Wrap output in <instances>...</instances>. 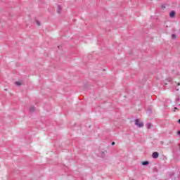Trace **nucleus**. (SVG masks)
I'll use <instances>...</instances> for the list:
<instances>
[{
    "mask_svg": "<svg viewBox=\"0 0 180 180\" xmlns=\"http://www.w3.org/2000/svg\"><path fill=\"white\" fill-rule=\"evenodd\" d=\"M101 154L102 158H105V157H106V150H105V151H101Z\"/></svg>",
    "mask_w": 180,
    "mask_h": 180,
    "instance_id": "423d86ee",
    "label": "nucleus"
},
{
    "mask_svg": "<svg viewBox=\"0 0 180 180\" xmlns=\"http://www.w3.org/2000/svg\"><path fill=\"white\" fill-rule=\"evenodd\" d=\"M135 124L138 126V127H143L144 126V124L141 122L139 119L135 120Z\"/></svg>",
    "mask_w": 180,
    "mask_h": 180,
    "instance_id": "f257e3e1",
    "label": "nucleus"
},
{
    "mask_svg": "<svg viewBox=\"0 0 180 180\" xmlns=\"http://www.w3.org/2000/svg\"><path fill=\"white\" fill-rule=\"evenodd\" d=\"M142 165H148V161L143 162Z\"/></svg>",
    "mask_w": 180,
    "mask_h": 180,
    "instance_id": "1a4fd4ad",
    "label": "nucleus"
},
{
    "mask_svg": "<svg viewBox=\"0 0 180 180\" xmlns=\"http://www.w3.org/2000/svg\"><path fill=\"white\" fill-rule=\"evenodd\" d=\"M15 84L17 86H20L21 85H23V82H22V81L15 82Z\"/></svg>",
    "mask_w": 180,
    "mask_h": 180,
    "instance_id": "20e7f679",
    "label": "nucleus"
},
{
    "mask_svg": "<svg viewBox=\"0 0 180 180\" xmlns=\"http://www.w3.org/2000/svg\"><path fill=\"white\" fill-rule=\"evenodd\" d=\"M112 146H115V142H112Z\"/></svg>",
    "mask_w": 180,
    "mask_h": 180,
    "instance_id": "4468645a",
    "label": "nucleus"
},
{
    "mask_svg": "<svg viewBox=\"0 0 180 180\" xmlns=\"http://www.w3.org/2000/svg\"><path fill=\"white\" fill-rule=\"evenodd\" d=\"M170 18H174L175 16V11H172L169 13Z\"/></svg>",
    "mask_w": 180,
    "mask_h": 180,
    "instance_id": "0eeeda50",
    "label": "nucleus"
},
{
    "mask_svg": "<svg viewBox=\"0 0 180 180\" xmlns=\"http://www.w3.org/2000/svg\"><path fill=\"white\" fill-rule=\"evenodd\" d=\"M172 38L176 39V35H175V34H172Z\"/></svg>",
    "mask_w": 180,
    "mask_h": 180,
    "instance_id": "9b49d317",
    "label": "nucleus"
},
{
    "mask_svg": "<svg viewBox=\"0 0 180 180\" xmlns=\"http://www.w3.org/2000/svg\"><path fill=\"white\" fill-rule=\"evenodd\" d=\"M36 110V107L35 106H30V112H33Z\"/></svg>",
    "mask_w": 180,
    "mask_h": 180,
    "instance_id": "39448f33",
    "label": "nucleus"
},
{
    "mask_svg": "<svg viewBox=\"0 0 180 180\" xmlns=\"http://www.w3.org/2000/svg\"><path fill=\"white\" fill-rule=\"evenodd\" d=\"M158 152H154L152 155L153 158H158Z\"/></svg>",
    "mask_w": 180,
    "mask_h": 180,
    "instance_id": "7ed1b4c3",
    "label": "nucleus"
},
{
    "mask_svg": "<svg viewBox=\"0 0 180 180\" xmlns=\"http://www.w3.org/2000/svg\"><path fill=\"white\" fill-rule=\"evenodd\" d=\"M168 84L167 83H165V85H167Z\"/></svg>",
    "mask_w": 180,
    "mask_h": 180,
    "instance_id": "a211bd4d",
    "label": "nucleus"
},
{
    "mask_svg": "<svg viewBox=\"0 0 180 180\" xmlns=\"http://www.w3.org/2000/svg\"><path fill=\"white\" fill-rule=\"evenodd\" d=\"M179 123H180V119L179 120Z\"/></svg>",
    "mask_w": 180,
    "mask_h": 180,
    "instance_id": "f3484780",
    "label": "nucleus"
},
{
    "mask_svg": "<svg viewBox=\"0 0 180 180\" xmlns=\"http://www.w3.org/2000/svg\"><path fill=\"white\" fill-rule=\"evenodd\" d=\"M61 11H63V7L60 5L57 6V13H61Z\"/></svg>",
    "mask_w": 180,
    "mask_h": 180,
    "instance_id": "f03ea898",
    "label": "nucleus"
},
{
    "mask_svg": "<svg viewBox=\"0 0 180 180\" xmlns=\"http://www.w3.org/2000/svg\"><path fill=\"white\" fill-rule=\"evenodd\" d=\"M36 23H37V26H41V23L39 20H36Z\"/></svg>",
    "mask_w": 180,
    "mask_h": 180,
    "instance_id": "6e6552de",
    "label": "nucleus"
},
{
    "mask_svg": "<svg viewBox=\"0 0 180 180\" xmlns=\"http://www.w3.org/2000/svg\"><path fill=\"white\" fill-rule=\"evenodd\" d=\"M178 108H176V107H175L174 108V112H176V110H177Z\"/></svg>",
    "mask_w": 180,
    "mask_h": 180,
    "instance_id": "ddd939ff",
    "label": "nucleus"
},
{
    "mask_svg": "<svg viewBox=\"0 0 180 180\" xmlns=\"http://www.w3.org/2000/svg\"><path fill=\"white\" fill-rule=\"evenodd\" d=\"M177 85H178V86H179V85H180V83H177Z\"/></svg>",
    "mask_w": 180,
    "mask_h": 180,
    "instance_id": "2eb2a0df",
    "label": "nucleus"
},
{
    "mask_svg": "<svg viewBox=\"0 0 180 180\" xmlns=\"http://www.w3.org/2000/svg\"><path fill=\"white\" fill-rule=\"evenodd\" d=\"M147 128L151 129V124H150V123L147 124Z\"/></svg>",
    "mask_w": 180,
    "mask_h": 180,
    "instance_id": "9d476101",
    "label": "nucleus"
},
{
    "mask_svg": "<svg viewBox=\"0 0 180 180\" xmlns=\"http://www.w3.org/2000/svg\"><path fill=\"white\" fill-rule=\"evenodd\" d=\"M178 134H179V135H180V131H178Z\"/></svg>",
    "mask_w": 180,
    "mask_h": 180,
    "instance_id": "dca6fc26",
    "label": "nucleus"
},
{
    "mask_svg": "<svg viewBox=\"0 0 180 180\" xmlns=\"http://www.w3.org/2000/svg\"><path fill=\"white\" fill-rule=\"evenodd\" d=\"M161 8H162V9H165V5H164V4H162V6H161Z\"/></svg>",
    "mask_w": 180,
    "mask_h": 180,
    "instance_id": "f8f14e48",
    "label": "nucleus"
}]
</instances>
